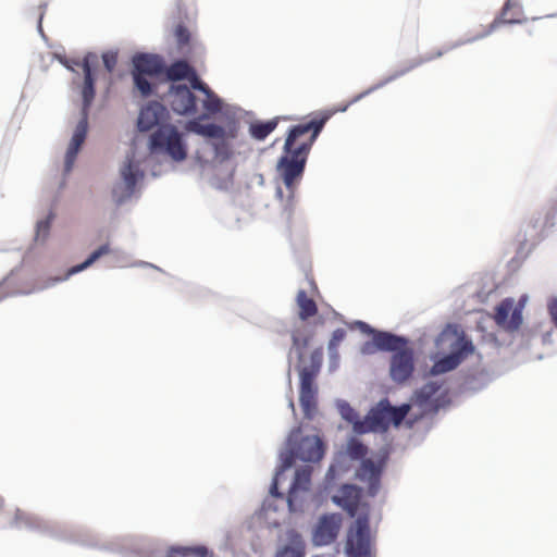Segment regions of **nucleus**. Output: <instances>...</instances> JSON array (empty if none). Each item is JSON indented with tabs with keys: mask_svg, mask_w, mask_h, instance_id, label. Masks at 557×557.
I'll return each instance as SVG.
<instances>
[{
	"mask_svg": "<svg viewBox=\"0 0 557 557\" xmlns=\"http://www.w3.org/2000/svg\"><path fill=\"white\" fill-rule=\"evenodd\" d=\"M509 11L510 10H509L508 5H503L500 12L496 15V17L493 20V22L487 26V28L484 32L479 33L475 36L469 37L463 40H457L454 42V46L451 48H459L463 45L472 44L476 40L483 39V38L490 36L491 34H493L500 25H519V24H523L524 22H527V18H516V17L506 18V15Z\"/></svg>",
	"mask_w": 557,
	"mask_h": 557,
	"instance_id": "25",
	"label": "nucleus"
},
{
	"mask_svg": "<svg viewBox=\"0 0 557 557\" xmlns=\"http://www.w3.org/2000/svg\"><path fill=\"white\" fill-rule=\"evenodd\" d=\"M338 355L336 354V357H334V351H332V355H330V361H329V370L332 371L337 368L338 364Z\"/></svg>",
	"mask_w": 557,
	"mask_h": 557,
	"instance_id": "62",
	"label": "nucleus"
},
{
	"mask_svg": "<svg viewBox=\"0 0 557 557\" xmlns=\"http://www.w3.org/2000/svg\"><path fill=\"white\" fill-rule=\"evenodd\" d=\"M343 521L341 512H324L320 515L312 529L311 542L314 547L332 544L338 535Z\"/></svg>",
	"mask_w": 557,
	"mask_h": 557,
	"instance_id": "17",
	"label": "nucleus"
},
{
	"mask_svg": "<svg viewBox=\"0 0 557 557\" xmlns=\"http://www.w3.org/2000/svg\"><path fill=\"white\" fill-rule=\"evenodd\" d=\"M393 453V446L388 443L384 444L377 451L375 459H373L379 467H382L383 472L385 473L386 467L391 459V455Z\"/></svg>",
	"mask_w": 557,
	"mask_h": 557,
	"instance_id": "50",
	"label": "nucleus"
},
{
	"mask_svg": "<svg viewBox=\"0 0 557 557\" xmlns=\"http://www.w3.org/2000/svg\"><path fill=\"white\" fill-rule=\"evenodd\" d=\"M557 228V195L550 197L534 212L528 221L527 227L517 234L518 247L516 255L508 261V267L516 271L522 262L542 242L548 238Z\"/></svg>",
	"mask_w": 557,
	"mask_h": 557,
	"instance_id": "7",
	"label": "nucleus"
},
{
	"mask_svg": "<svg viewBox=\"0 0 557 557\" xmlns=\"http://www.w3.org/2000/svg\"><path fill=\"white\" fill-rule=\"evenodd\" d=\"M294 475L288 488L297 493L308 492L311 487V469L305 466L298 467L294 463Z\"/></svg>",
	"mask_w": 557,
	"mask_h": 557,
	"instance_id": "35",
	"label": "nucleus"
},
{
	"mask_svg": "<svg viewBox=\"0 0 557 557\" xmlns=\"http://www.w3.org/2000/svg\"><path fill=\"white\" fill-rule=\"evenodd\" d=\"M546 307L550 322L557 329V296L548 297Z\"/></svg>",
	"mask_w": 557,
	"mask_h": 557,
	"instance_id": "54",
	"label": "nucleus"
},
{
	"mask_svg": "<svg viewBox=\"0 0 557 557\" xmlns=\"http://www.w3.org/2000/svg\"><path fill=\"white\" fill-rule=\"evenodd\" d=\"M332 115L333 111L331 110H322L317 112L314 116H312L309 121L304 122L307 132L313 134V138L319 137L324 128V125L332 117Z\"/></svg>",
	"mask_w": 557,
	"mask_h": 557,
	"instance_id": "41",
	"label": "nucleus"
},
{
	"mask_svg": "<svg viewBox=\"0 0 557 557\" xmlns=\"http://www.w3.org/2000/svg\"><path fill=\"white\" fill-rule=\"evenodd\" d=\"M307 133L308 132H307L304 123H297V124L290 125L285 133V138H284V144H283L282 149H285L286 151L289 150L294 146L293 145L294 141Z\"/></svg>",
	"mask_w": 557,
	"mask_h": 557,
	"instance_id": "44",
	"label": "nucleus"
},
{
	"mask_svg": "<svg viewBox=\"0 0 557 557\" xmlns=\"http://www.w3.org/2000/svg\"><path fill=\"white\" fill-rule=\"evenodd\" d=\"M195 161L201 169H206L209 165V161L198 150L195 153Z\"/></svg>",
	"mask_w": 557,
	"mask_h": 557,
	"instance_id": "60",
	"label": "nucleus"
},
{
	"mask_svg": "<svg viewBox=\"0 0 557 557\" xmlns=\"http://www.w3.org/2000/svg\"><path fill=\"white\" fill-rule=\"evenodd\" d=\"M119 59L117 49H110L101 53L103 67L107 72H113Z\"/></svg>",
	"mask_w": 557,
	"mask_h": 557,
	"instance_id": "51",
	"label": "nucleus"
},
{
	"mask_svg": "<svg viewBox=\"0 0 557 557\" xmlns=\"http://www.w3.org/2000/svg\"><path fill=\"white\" fill-rule=\"evenodd\" d=\"M472 323L473 325L469 326V329L479 333V345H491L496 350L506 346V343L496 334L492 313L478 310L473 315Z\"/></svg>",
	"mask_w": 557,
	"mask_h": 557,
	"instance_id": "19",
	"label": "nucleus"
},
{
	"mask_svg": "<svg viewBox=\"0 0 557 557\" xmlns=\"http://www.w3.org/2000/svg\"><path fill=\"white\" fill-rule=\"evenodd\" d=\"M34 249V244L30 245L22 256V259L18 264H16L1 281H0V288L8 282H11L12 278L20 273L22 268L28 262V260L32 258ZM33 293V290H23V289H16L14 292L2 294L0 295V300L9 297V296H22V295H29Z\"/></svg>",
	"mask_w": 557,
	"mask_h": 557,
	"instance_id": "32",
	"label": "nucleus"
},
{
	"mask_svg": "<svg viewBox=\"0 0 557 557\" xmlns=\"http://www.w3.org/2000/svg\"><path fill=\"white\" fill-rule=\"evenodd\" d=\"M426 416L425 413H423L422 411H420V413H417V414H411V416H407L404 420V423L403 425L406 428V429H409L411 430L414 424L417 422H419L420 420L423 419V417Z\"/></svg>",
	"mask_w": 557,
	"mask_h": 557,
	"instance_id": "55",
	"label": "nucleus"
},
{
	"mask_svg": "<svg viewBox=\"0 0 557 557\" xmlns=\"http://www.w3.org/2000/svg\"><path fill=\"white\" fill-rule=\"evenodd\" d=\"M145 171L141 163L136 159L133 150L125 156L123 164L120 168V181L112 187V198L116 206H123L135 194L136 185L143 182Z\"/></svg>",
	"mask_w": 557,
	"mask_h": 557,
	"instance_id": "12",
	"label": "nucleus"
},
{
	"mask_svg": "<svg viewBox=\"0 0 557 557\" xmlns=\"http://www.w3.org/2000/svg\"><path fill=\"white\" fill-rule=\"evenodd\" d=\"M297 189L287 190L286 198L284 202H282L281 215L285 220L286 228L288 233H292V228L294 226V214L296 211L297 199H296Z\"/></svg>",
	"mask_w": 557,
	"mask_h": 557,
	"instance_id": "39",
	"label": "nucleus"
},
{
	"mask_svg": "<svg viewBox=\"0 0 557 557\" xmlns=\"http://www.w3.org/2000/svg\"><path fill=\"white\" fill-rule=\"evenodd\" d=\"M82 150V145L72 140L69 141L63 162V175L69 176L74 169L78 153Z\"/></svg>",
	"mask_w": 557,
	"mask_h": 557,
	"instance_id": "42",
	"label": "nucleus"
},
{
	"mask_svg": "<svg viewBox=\"0 0 557 557\" xmlns=\"http://www.w3.org/2000/svg\"><path fill=\"white\" fill-rule=\"evenodd\" d=\"M434 60V57L432 53L426 54L424 57H421L419 59L412 60L409 62V64L403 69H399L393 73L395 79H398L399 77L406 75L407 73L411 72L413 69Z\"/></svg>",
	"mask_w": 557,
	"mask_h": 557,
	"instance_id": "48",
	"label": "nucleus"
},
{
	"mask_svg": "<svg viewBox=\"0 0 557 557\" xmlns=\"http://www.w3.org/2000/svg\"><path fill=\"white\" fill-rule=\"evenodd\" d=\"M214 557L212 549L203 544L181 545L173 544L166 549L164 557Z\"/></svg>",
	"mask_w": 557,
	"mask_h": 557,
	"instance_id": "27",
	"label": "nucleus"
},
{
	"mask_svg": "<svg viewBox=\"0 0 557 557\" xmlns=\"http://www.w3.org/2000/svg\"><path fill=\"white\" fill-rule=\"evenodd\" d=\"M396 81L393 73L388 76H386L385 78H383L382 81H380L379 83L370 86L368 89L363 90L362 92L360 94H357L355 97H352L349 102L350 104H354V103H357L359 102L361 99H363L364 97L371 95L372 92H374L375 90L380 89V88H383L384 86H386L387 84L392 83Z\"/></svg>",
	"mask_w": 557,
	"mask_h": 557,
	"instance_id": "47",
	"label": "nucleus"
},
{
	"mask_svg": "<svg viewBox=\"0 0 557 557\" xmlns=\"http://www.w3.org/2000/svg\"><path fill=\"white\" fill-rule=\"evenodd\" d=\"M425 383L416 388L411 400L426 417L433 418L441 410H446L454 404L451 386L444 388V380L438 377L424 379Z\"/></svg>",
	"mask_w": 557,
	"mask_h": 557,
	"instance_id": "11",
	"label": "nucleus"
},
{
	"mask_svg": "<svg viewBox=\"0 0 557 557\" xmlns=\"http://www.w3.org/2000/svg\"><path fill=\"white\" fill-rule=\"evenodd\" d=\"M278 506L271 498H264L260 508L256 511V516L261 518L265 516L269 511H277Z\"/></svg>",
	"mask_w": 557,
	"mask_h": 557,
	"instance_id": "53",
	"label": "nucleus"
},
{
	"mask_svg": "<svg viewBox=\"0 0 557 557\" xmlns=\"http://www.w3.org/2000/svg\"><path fill=\"white\" fill-rule=\"evenodd\" d=\"M342 474L343 473L335 467V465L331 462L321 485L318 487L317 495L320 496L321 499L325 498Z\"/></svg>",
	"mask_w": 557,
	"mask_h": 557,
	"instance_id": "40",
	"label": "nucleus"
},
{
	"mask_svg": "<svg viewBox=\"0 0 557 557\" xmlns=\"http://www.w3.org/2000/svg\"><path fill=\"white\" fill-rule=\"evenodd\" d=\"M55 216L57 214L54 210L51 208L44 218L37 220L35 224V234L33 238L34 244L44 245L46 243V240L50 236L51 226Z\"/></svg>",
	"mask_w": 557,
	"mask_h": 557,
	"instance_id": "36",
	"label": "nucleus"
},
{
	"mask_svg": "<svg viewBox=\"0 0 557 557\" xmlns=\"http://www.w3.org/2000/svg\"><path fill=\"white\" fill-rule=\"evenodd\" d=\"M412 406H414L411 397L401 404L392 405L389 407V416H388V428L393 426L394 429H399L405 418L409 414Z\"/></svg>",
	"mask_w": 557,
	"mask_h": 557,
	"instance_id": "38",
	"label": "nucleus"
},
{
	"mask_svg": "<svg viewBox=\"0 0 557 557\" xmlns=\"http://www.w3.org/2000/svg\"><path fill=\"white\" fill-rule=\"evenodd\" d=\"M55 60L61 65H63L67 71L78 75V72L76 70V67L79 66V61L78 60L67 58L65 54H58V55H55Z\"/></svg>",
	"mask_w": 557,
	"mask_h": 557,
	"instance_id": "52",
	"label": "nucleus"
},
{
	"mask_svg": "<svg viewBox=\"0 0 557 557\" xmlns=\"http://www.w3.org/2000/svg\"><path fill=\"white\" fill-rule=\"evenodd\" d=\"M34 249V244L30 245L22 256V259L18 264H16L1 281H0V288L8 282H11L12 278L20 273L22 268L28 262V260L32 258ZM33 293V290H23V289H16L14 292L2 294L0 295V300L9 297V296H22V295H29Z\"/></svg>",
	"mask_w": 557,
	"mask_h": 557,
	"instance_id": "34",
	"label": "nucleus"
},
{
	"mask_svg": "<svg viewBox=\"0 0 557 557\" xmlns=\"http://www.w3.org/2000/svg\"><path fill=\"white\" fill-rule=\"evenodd\" d=\"M83 69L84 79L79 86V94L85 107H91L96 97V83L98 78V55L92 51L84 54L79 61Z\"/></svg>",
	"mask_w": 557,
	"mask_h": 557,
	"instance_id": "18",
	"label": "nucleus"
},
{
	"mask_svg": "<svg viewBox=\"0 0 557 557\" xmlns=\"http://www.w3.org/2000/svg\"><path fill=\"white\" fill-rule=\"evenodd\" d=\"M370 449L364 445L361 448L358 458L359 468L356 470L354 478L367 484V496L374 498L380 493L382 487L383 470L376 462L368 455Z\"/></svg>",
	"mask_w": 557,
	"mask_h": 557,
	"instance_id": "16",
	"label": "nucleus"
},
{
	"mask_svg": "<svg viewBox=\"0 0 557 557\" xmlns=\"http://www.w3.org/2000/svg\"><path fill=\"white\" fill-rule=\"evenodd\" d=\"M42 21H44V12L39 13V15H38L37 23H36V29H37L39 36L41 37V39L47 42L48 36L44 32Z\"/></svg>",
	"mask_w": 557,
	"mask_h": 557,
	"instance_id": "57",
	"label": "nucleus"
},
{
	"mask_svg": "<svg viewBox=\"0 0 557 557\" xmlns=\"http://www.w3.org/2000/svg\"><path fill=\"white\" fill-rule=\"evenodd\" d=\"M165 71V59L163 55L154 52H136L131 58V74L133 79V89L143 98L157 96V87L153 86L147 76H160Z\"/></svg>",
	"mask_w": 557,
	"mask_h": 557,
	"instance_id": "10",
	"label": "nucleus"
},
{
	"mask_svg": "<svg viewBox=\"0 0 557 557\" xmlns=\"http://www.w3.org/2000/svg\"><path fill=\"white\" fill-rule=\"evenodd\" d=\"M363 496L364 488L352 482L341 484L331 496L332 503L352 519L345 535V557H375L371 535V505Z\"/></svg>",
	"mask_w": 557,
	"mask_h": 557,
	"instance_id": "4",
	"label": "nucleus"
},
{
	"mask_svg": "<svg viewBox=\"0 0 557 557\" xmlns=\"http://www.w3.org/2000/svg\"><path fill=\"white\" fill-rule=\"evenodd\" d=\"M327 450V443L319 432L304 434L301 425H296L287 433L283 447L277 454V463L269 485L271 498H283L281 484L284 474L294 468L296 460L306 468L320 463Z\"/></svg>",
	"mask_w": 557,
	"mask_h": 557,
	"instance_id": "6",
	"label": "nucleus"
},
{
	"mask_svg": "<svg viewBox=\"0 0 557 557\" xmlns=\"http://www.w3.org/2000/svg\"><path fill=\"white\" fill-rule=\"evenodd\" d=\"M237 110V107L226 103L215 94L207 97L202 101L201 113L197 112L189 120L191 132L211 147L220 164L234 156L232 141L237 138L240 128Z\"/></svg>",
	"mask_w": 557,
	"mask_h": 557,
	"instance_id": "2",
	"label": "nucleus"
},
{
	"mask_svg": "<svg viewBox=\"0 0 557 557\" xmlns=\"http://www.w3.org/2000/svg\"><path fill=\"white\" fill-rule=\"evenodd\" d=\"M193 88L203 94L206 98L213 97L215 95V92L203 82L194 84Z\"/></svg>",
	"mask_w": 557,
	"mask_h": 557,
	"instance_id": "56",
	"label": "nucleus"
},
{
	"mask_svg": "<svg viewBox=\"0 0 557 557\" xmlns=\"http://www.w3.org/2000/svg\"><path fill=\"white\" fill-rule=\"evenodd\" d=\"M282 499L286 500L289 513H299L304 511V499L300 497V493L288 488L286 495L283 493Z\"/></svg>",
	"mask_w": 557,
	"mask_h": 557,
	"instance_id": "45",
	"label": "nucleus"
},
{
	"mask_svg": "<svg viewBox=\"0 0 557 557\" xmlns=\"http://www.w3.org/2000/svg\"><path fill=\"white\" fill-rule=\"evenodd\" d=\"M315 336V331L312 326H305L301 331L298 329H293L290 331V339L292 347L288 354V370H287V384L289 389L292 391V372H290V363H292V351H295L297 357V364H305V351L310 346L311 342Z\"/></svg>",
	"mask_w": 557,
	"mask_h": 557,
	"instance_id": "21",
	"label": "nucleus"
},
{
	"mask_svg": "<svg viewBox=\"0 0 557 557\" xmlns=\"http://www.w3.org/2000/svg\"><path fill=\"white\" fill-rule=\"evenodd\" d=\"M346 335L347 332L343 327H336L331 333L330 339L327 342V350L330 355H332V351H334V357H336L337 347L345 339Z\"/></svg>",
	"mask_w": 557,
	"mask_h": 557,
	"instance_id": "49",
	"label": "nucleus"
},
{
	"mask_svg": "<svg viewBox=\"0 0 557 557\" xmlns=\"http://www.w3.org/2000/svg\"><path fill=\"white\" fill-rule=\"evenodd\" d=\"M10 525L18 529L24 528L28 531L37 532L42 536H48L61 542L79 544L82 546L104 550L113 549L111 545H99L96 537L84 528L70 527L58 521L46 520L18 508L16 509L15 516Z\"/></svg>",
	"mask_w": 557,
	"mask_h": 557,
	"instance_id": "8",
	"label": "nucleus"
},
{
	"mask_svg": "<svg viewBox=\"0 0 557 557\" xmlns=\"http://www.w3.org/2000/svg\"><path fill=\"white\" fill-rule=\"evenodd\" d=\"M307 162L289 150L282 149L275 164L276 177L281 180L286 190L297 189L306 171Z\"/></svg>",
	"mask_w": 557,
	"mask_h": 557,
	"instance_id": "14",
	"label": "nucleus"
},
{
	"mask_svg": "<svg viewBox=\"0 0 557 557\" xmlns=\"http://www.w3.org/2000/svg\"><path fill=\"white\" fill-rule=\"evenodd\" d=\"M335 408L341 416V418L351 424L352 433L350 435H359L366 434L370 432V429L367 428L364 421L361 420L360 413L350 405V403L346 399L337 398L335 400Z\"/></svg>",
	"mask_w": 557,
	"mask_h": 557,
	"instance_id": "26",
	"label": "nucleus"
},
{
	"mask_svg": "<svg viewBox=\"0 0 557 557\" xmlns=\"http://www.w3.org/2000/svg\"><path fill=\"white\" fill-rule=\"evenodd\" d=\"M89 109L90 107H85V104L82 103L81 110H79V119L76 123L72 136L70 140L79 144L83 146L84 141L87 138L88 129H89Z\"/></svg>",
	"mask_w": 557,
	"mask_h": 557,
	"instance_id": "37",
	"label": "nucleus"
},
{
	"mask_svg": "<svg viewBox=\"0 0 557 557\" xmlns=\"http://www.w3.org/2000/svg\"><path fill=\"white\" fill-rule=\"evenodd\" d=\"M492 319L499 330L513 334L523 324V305H516L513 297H506L495 306Z\"/></svg>",
	"mask_w": 557,
	"mask_h": 557,
	"instance_id": "15",
	"label": "nucleus"
},
{
	"mask_svg": "<svg viewBox=\"0 0 557 557\" xmlns=\"http://www.w3.org/2000/svg\"><path fill=\"white\" fill-rule=\"evenodd\" d=\"M173 36L177 49L183 50L186 46H191V33L184 22H178L174 26Z\"/></svg>",
	"mask_w": 557,
	"mask_h": 557,
	"instance_id": "43",
	"label": "nucleus"
},
{
	"mask_svg": "<svg viewBox=\"0 0 557 557\" xmlns=\"http://www.w3.org/2000/svg\"><path fill=\"white\" fill-rule=\"evenodd\" d=\"M188 73L196 74L195 70L189 66L187 61L184 59H176L172 62L170 66L165 63L164 74L160 76V83L172 82L183 79L187 77Z\"/></svg>",
	"mask_w": 557,
	"mask_h": 557,
	"instance_id": "29",
	"label": "nucleus"
},
{
	"mask_svg": "<svg viewBox=\"0 0 557 557\" xmlns=\"http://www.w3.org/2000/svg\"><path fill=\"white\" fill-rule=\"evenodd\" d=\"M453 46H454V44H451L450 46H448V47H447V48H445V49H438V50H436L434 53H432V54H433V57H434V60H435V59L441 58L444 53H446V52H448V51L453 50V49H454V48H451Z\"/></svg>",
	"mask_w": 557,
	"mask_h": 557,
	"instance_id": "64",
	"label": "nucleus"
},
{
	"mask_svg": "<svg viewBox=\"0 0 557 557\" xmlns=\"http://www.w3.org/2000/svg\"><path fill=\"white\" fill-rule=\"evenodd\" d=\"M361 448H364V443L356 435H348L345 444L334 454L332 463L343 473L350 471L352 462L358 461Z\"/></svg>",
	"mask_w": 557,
	"mask_h": 557,
	"instance_id": "20",
	"label": "nucleus"
},
{
	"mask_svg": "<svg viewBox=\"0 0 557 557\" xmlns=\"http://www.w3.org/2000/svg\"><path fill=\"white\" fill-rule=\"evenodd\" d=\"M34 249V244L30 245L22 256V259L18 264H16L1 281H0V288L8 282H11L12 278L20 273L22 268L28 262V260L32 258ZM33 293V290H23V289H16L14 292L2 294L0 295V300L9 297V296H22V295H29Z\"/></svg>",
	"mask_w": 557,
	"mask_h": 557,
	"instance_id": "31",
	"label": "nucleus"
},
{
	"mask_svg": "<svg viewBox=\"0 0 557 557\" xmlns=\"http://www.w3.org/2000/svg\"><path fill=\"white\" fill-rule=\"evenodd\" d=\"M325 323V318L322 314H315L314 320L311 323H308L306 326H312L315 331L317 326H322Z\"/></svg>",
	"mask_w": 557,
	"mask_h": 557,
	"instance_id": "59",
	"label": "nucleus"
},
{
	"mask_svg": "<svg viewBox=\"0 0 557 557\" xmlns=\"http://www.w3.org/2000/svg\"><path fill=\"white\" fill-rule=\"evenodd\" d=\"M323 364V348L315 347L309 355V363L296 366L298 373L299 406L304 418L312 420L318 413L319 387L317 377Z\"/></svg>",
	"mask_w": 557,
	"mask_h": 557,
	"instance_id": "9",
	"label": "nucleus"
},
{
	"mask_svg": "<svg viewBox=\"0 0 557 557\" xmlns=\"http://www.w3.org/2000/svg\"><path fill=\"white\" fill-rule=\"evenodd\" d=\"M307 543L302 534L294 529L288 528L285 531V541L277 544L273 557H306Z\"/></svg>",
	"mask_w": 557,
	"mask_h": 557,
	"instance_id": "22",
	"label": "nucleus"
},
{
	"mask_svg": "<svg viewBox=\"0 0 557 557\" xmlns=\"http://www.w3.org/2000/svg\"><path fill=\"white\" fill-rule=\"evenodd\" d=\"M278 116L269 119V120H253L249 123L248 134L249 136L257 140L263 141L267 137L275 131L278 125Z\"/></svg>",
	"mask_w": 557,
	"mask_h": 557,
	"instance_id": "28",
	"label": "nucleus"
},
{
	"mask_svg": "<svg viewBox=\"0 0 557 557\" xmlns=\"http://www.w3.org/2000/svg\"><path fill=\"white\" fill-rule=\"evenodd\" d=\"M493 381V374L485 367L475 370H461L451 381V395L454 397H473Z\"/></svg>",
	"mask_w": 557,
	"mask_h": 557,
	"instance_id": "13",
	"label": "nucleus"
},
{
	"mask_svg": "<svg viewBox=\"0 0 557 557\" xmlns=\"http://www.w3.org/2000/svg\"><path fill=\"white\" fill-rule=\"evenodd\" d=\"M134 267H144V268H152L154 270H158V271H162L159 267L150 263V262H147V261H137L133 264Z\"/></svg>",
	"mask_w": 557,
	"mask_h": 557,
	"instance_id": "63",
	"label": "nucleus"
},
{
	"mask_svg": "<svg viewBox=\"0 0 557 557\" xmlns=\"http://www.w3.org/2000/svg\"><path fill=\"white\" fill-rule=\"evenodd\" d=\"M349 327L355 326L361 334L370 336L360 347L364 356L388 352V377L397 386H409L414 377L418 357L413 341L389 330L377 329L363 320H354Z\"/></svg>",
	"mask_w": 557,
	"mask_h": 557,
	"instance_id": "3",
	"label": "nucleus"
},
{
	"mask_svg": "<svg viewBox=\"0 0 557 557\" xmlns=\"http://www.w3.org/2000/svg\"><path fill=\"white\" fill-rule=\"evenodd\" d=\"M34 249V244L30 245L22 256V259L18 264H16L1 281H0V288L8 282H11L12 278L20 273L22 268L28 262V260L32 258ZM33 293V290H23V289H16L14 292L2 294L0 295V300L9 297V296H22V295H29Z\"/></svg>",
	"mask_w": 557,
	"mask_h": 557,
	"instance_id": "33",
	"label": "nucleus"
},
{
	"mask_svg": "<svg viewBox=\"0 0 557 557\" xmlns=\"http://www.w3.org/2000/svg\"><path fill=\"white\" fill-rule=\"evenodd\" d=\"M391 400L387 396L382 397L375 403L367 412L364 419L369 421L367 428L370 432H385L388 429V416H389Z\"/></svg>",
	"mask_w": 557,
	"mask_h": 557,
	"instance_id": "24",
	"label": "nucleus"
},
{
	"mask_svg": "<svg viewBox=\"0 0 557 557\" xmlns=\"http://www.w3.org/2000/svg\"><path fill=\"white\" fill-rule=\"evenodd\" d=\"M154 554L153 550H150L149 553L144 552L143 549H135L128 553L127 557H152Z\"/></svg>",
	"mask_w": 557,
	"mask_h": 557,
	"instance_id": "58",
	"label": "nucleus"
},
{
	"mask_svg": "<svg viewBox=\"0 0 557 557\" xmlns=\"http://www.w3.org/2000/svg\"><path fill=\"white\" fill-rule=\"evenodd\" d=\"M296 305L298 308L297 317L301 322L309 321L318 313L317 302L308 296L307 292L300 288L296 295Z\"/></svg>",
	"mask_w": 557,
	"mask_h": 557,
	"instance_id": "30",
	"label": "nucleus"
},
{
	"mask_svg": "<svg viewBox=\"0 0 557 557\" xmlns=\"http://www.w3.org/2000/svg\"><path fill=\"white\" fill-rule=\"evenodd\" d=\"M435 350L429 354L432 364L423 363L418 368L421 379L440 377L455 371L469 356L475 355L479 362L483 355L476 350L472 337L461 324L447 322L434 337Z\"/></svg>",
	"mask_w": 557,
	"mask_h": 557,
	"instance_id": "5",
	"label": "nucleus"
},
{
	"mask_svg": "<svg viewBox=\"0 0 557 557\" xmlns=\"http://www.w3.org/2000/svg\"><path fill=\"white\" fill-rule=\"evenodd\" d=\"M166 96L169 107L152 100L139 109L136 128L138 132L154 128L147 140L151 157H166L173 163H181L188 156L187 140L185 134L171 122L170 110L190 120L198 112V98L185 84L176 83L169 85Z\"/></svg>",
	"mask_w": 557,
	"mask_h": 557,
	"instance_id": "1",
	"label": "nucleus"
},
{
	"mask_svg": "<svg viewBox=\"0 0 557 557\" xmlns=\"http://www.w3.org/2000/svg\"><path fill=\"white\" fill-rule=\"evenodd\" d=\"M317 139H318V137L313 138V134L310 133V136L307 140L299 143L297 146H293L289 149V151L299 158H304V160L307 162L308 156H309V153L312 149V146Z\"/></svg>",
	"mask_w": 557,
	"mask_h": 557,
	"instance_id": "46",
	"label": "nucleus"
},
{
	"mask_svg": "<svg viewBox=\"0 0 557 557\" xmlns=\"http://www.w3.org/2000/svg\"><path fill=\"white\" fill-rule=\"evenodd\" d=\"M553 343V330H548L543 332L542 334V344L543 345H550Z\"/></svg>",
	"mask_w": 557,
	"mask_h": 557,
	"instance_id": "61",
	"label": "nucleus"
},
{
	"mask_svg": "<svg viewBox=\"0 0 557 557\" xmlns=\"http://www.w3.org/2000/svg\"><path fill=\"white\" fill-rule=\"evenodd\" d=\"M117 253V249H111V246L109 243L101 244L96 249H94L91 252L88 253V256L79 263H76L72 267H70L65 274L63 276L59 277H51L50 283L48 286H53L58 283H62L64 281H67L71 276L78 274L88 268H90L95 262H97L100 258L103 256H107L109 253Z\"/></svg>",
	"mask_w": 557,
	"mask_h": 557,
	"instance_id": "23",
	"label": "nucleus"
}]
</instances>
